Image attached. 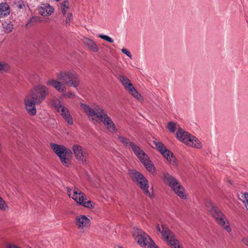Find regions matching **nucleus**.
Here are the masks:
<instances>
[{
	"label": "nucleus",
	"mask_w": 248,
	"mask_h": 248,
	"mask_svg": "<svg viewBox=\"0 0 248 248\" xmlns=\"http://www.w3.org/2000/svg\"><path fill=\"white\" fill-rule=\"evenodd\" d=\"M80 105L84 112L92 120H94V117H96L102 122L109 131L112 133L117 132V129L114 123L102 108L97 106L94 109H93L89 105L84 103H80Z\"/></svg>",
	"instance_id": "obj_1"
},
{
	"label": "nucleus",
	"mask_w": 248,
	"mask_h": 248,
	"mask_svg": "<svg viewBox=\"0 0 248 248\" xmlns=\"http://www.w3.org/2000/svg\"><path fill=\"white\" fill-rule=\"evenodd\" d=\"M132 233L133 236L140 246L147 248H159L150 237L141 229L134 228Z\"/></svg>",
	"instance_id": "obj_2"
},
{
	"label": "nucleus",
	"mask_w": 248,
	"mask_h": 248,
	"mask_svg": "<svg viewBox=\"0 0 248 248\" xmlns=\"http://www.w3.org/2000/svg\"><path fill=\"white\" fill-rule=\"evenodd\" d=\"M128 174L132 181L139 186L144 193L151 197L152 194L148 190V181L145 177L140 172L134 169L129 170Z\"/></svg>",
	"instance_id": "obj_3"
},
{
	"label": "nucleus",
	"mask_w": 248,
	"mask_h": 248,
	"mask_svg": "<svg viewBox=\"0 0 248 248\" xmlns=\"http://www.w3.org/2000/svg\"><path fill=\"white\" fill-rule=\"evenodd\" d=\"M163 179L164 182L168 185L179 197L183 199L186 198L184 188L173 176L166 173L164 174Z\"/></svg>",
	"instance_id": "obj_4"
},
{
	"label": "nucleus",
	"mask_w": 248,
	"mask_h": 248,
	"mask_svg": "<svg viewBox=\"0 0 248 248\" xmlns=\"http://www.w3.org/2000/svg\"><path fill=\"white\" fill-rule=\"evenodd\" d=\"M205 206L218 224L224 226L225 224V217L218 207L209 200L206 201Z\"/></svg>",
	"instance_id": "obj_5"
},
{
	"label": "nucleus",
	"mask_w": 248,
	"mask_h": 248,
	"mask_svg": "<svg viewBox=\"0 0 248 248\" xmlns=\"http://www.w3.org/2000/svg\"><path fill=\"white\" fill-rule=\"evenodd\" d=\"M35 99L37 103H41L48 94V91L46 87L44 85H39L35 87L29 93Z\"/></svg>",
	"instance_id": "obj_6"
},
{
	"label": "nucleus",
	"mask_w": 248,
	"mask_h": 248,
	"mask_svg": "<svg viewBox=\"0 0 248 248\" xmlns=\"http://www.w3.org/2000/svg\"><path fill=\"white\" fill-rule=\"evenodd\" d=\"M73 150L77 160L80 164L86 165L89 162V154L87 150L77 144L73 146Z\"/></svg>",
	"instance_id": "obj_7"
},
{
	"label": "nucleus",
	"mask_w": 248,
	"mask_h": 248,
	"mask_svg": "<svg viewBox=\"0 0 248 248\" xmlns=\"http://www.w3.org/2000/svg\"><path fill=\"white\" fill-rule=\"evenodd\" d=\"M72 199L78 203L85 207L91 209L93 208L94 207V203L93 201L90 200L84 201V200H87L86 196L77 187H75L74 189V194Z\"/></svg>",
	"instance_id": "obj_8"
},
{
	"label": "nucleus",
	"mask_w": 248,
	"mask_h": 248,
	"mask_svg": "<svg viewBox=\"0 0 248 248\" xmlns=\"http://www.w3.org/2000/svg\"><path fill=\"white\" fill-rule=\"evenodd\" d=\"M63 82L68 86L77 88L80 83L78 75L74 71H68L63 73Z\"/></svg>",
	"instance_id": "obj_9"
},
{
	"label": "nucleus",
	"mask_w": 248,
	"mask_h": 248,
	"mask_svg": "<svg viewBox=\"0 0 248 248\" xmlns=\"http://www.w3.org/2000/svg\"><path fill=\"white\" fill-rule=\"evenodd\" d=\"M153 143L155 146V149L159 151L167 160L169 161L173 165L176 164V159L174 156L173 153L168 150L161 142L154 140Z\"/></svg>",
	"instance_id": "obj_10"
},
{
	"label": "nucleus",
	"mask_w": 248,
	"mask_h": 248,
	"mask_svg": "<svg viewBox=\"0 0 248 248\" xmlns=\"http://www.w3.org/2000/svg\"><path fill=\"white\" fill-rule=\"evenodd\" d=\"M162 236L169 242L171 248H180L178 241L174 239L173 233L169 229H163Z\"/></svg>",
	"instance_id": "obj_11"
},
{
	"label": "nucleus",
	"mask_w": 248,
	"mask_h": 248,
	"mask_svg": "<svg viewBox=\"0 0 248 248\" xmlns=\"http://www.w3.org/2000/svg\"><path fill=\"white\" fill-rule=\"evenodd\" d=\"M24 103L28 112L31 115H34L36 113L35 105L37 104L35 99L28 93L24 98Z\"/></svg>",
	"instance_id": "obj_12"
},
{
	"label": "nucleus",
	"mask_w": 248,
	"mask_h": 248,
	"mask_svg": "<svg viewBox=\"0 0 248 248\" xmlns=\"http://www.w3.org/2000/svg\"><path fill=\"white\" fill-rule=\"evenodd\" d=\"M76 224L78 228L82 230L84 232V228L89 227L91 225V221L85 215H80L76 217Z\"/></svg>",
	"instance_id": "obj_13"
},
{
	"label": "nucleus",
	"mask_w": 248,
	"mask_h": 248,
	"mask_svg": "<svg viewBox=\"0 0 248 248\" xmlns=\"http://www.w3.org/2000/svg\"><path fill=\"white\" fill-rule=\"evenodd\" d=\"M54 8L47 3L41 4L39 8V12L42 16H47L51 15L54 12Z\"/></svg>",
	"instance_id": "obj_14"
},
{
	"label": "nucleus",
	"mask_w": 248,
	"mask_h": 248,
	"mask_svg": "<svg viewBox=\"0 0 248 248\" xmlns=\"http://www.w3.org/2000/svg\"><path fill=\"white\" fill-rule=\"evenodd\" d=\"M176 137L182 142L186 144H188L189 138L191 139V137L192 135L189 134L187 132L184 131L182 128H180L178 129L176 132Z\"/></svg>",
	"instance_id": "obj_15"
},
{
	"label": "nucleus",
	"mask_w": 248,
	"mask_h": 248,
	"mask_svg": "<svg viewBox=\"0 0 248 248\" xmlns=\"http://www.w3.org/2000/svg\"><path fill=\"white\" fill-rule=\"evenodd\" d=\"M52 106L55 109L62 115V94L54 96L51 101Z\"/></svg>",
	"instance_id": "obj_16"
},
{
	"label": "nucleus",
	"mask_w": 248,
	"mask_h": 248,
	"mask_svg": "<svg viewBox=\"0 0 248 248\" xmlns=\"http://www.w3.org/2000/svg\"><path fill=\"white\" fill-rule=\"evenodd\" d=\"M83 42L91 51L93 52H97L98 51L97 45L93 40L85 37L83 39Z\"/></svg>",
	"instance_id": "obj_17"
},
{
	"label": "nucleus",
	"mask_w": 248,
	"mask_h": 248,
	"mask_svg": "<svg viewBox=\"0 0 248 248\" xmlns=\"http://www.w3.org/2000/svg\"><path fill=\"white\" fill-rule=\"evenodd\" d=\"M10 10L8 4L6 2L0 3V18H3L10 14Z\"/></svg>",
	"instance_id": "obj_18"
},
{
	"label": "nucleus",
	"mask_w": 248,
	"mask_h": 248,
	"mask_svg": "<svg viewBox=\"0 0 248 248\" xmlns=\"http://www.w3.org/2000/svg\"><path fill=\"white\" fill-rule=\"evenodd\" d=\"M46 84L47 85L52 86L60 93H61L62 91V84L60 81H58L54 79H51L48 80L46 82Z\"/></svg>",
	"instance_id": "obj_19"
},
{
	"label": "nucleus",
	"mask_w": 248,
	"mask_h": 248,
	"mask_svg": "<svg viewBox=\"0 0 248 248\" xmlns=\"http://www.w3.org/2000/svg\"><path fill=\"white\" fill-rule=\"evenodd\" d=\"M63 119L69 125L73 124V119L72 115L70 114L68 109L63 106Z\"/></svg>",
	"instance_id": "obj_20"
},
{
	"label": "nucleus",
	"mask_w": 248,
	"mask_h": 248,
	"mask_svg": "<svg viewBox=\"0 0 248 248\" xmlns=\"http://www.w3.org/2000/svg\"><path fill=\"white\" fill-rule=\"evenodd\" d=\"M50 147L53 152L59 157L62 162V147L61 146L54 143L50 144Z\"/></svg>",
	"instance_id": "obj_21"
},
{
	"label": "nucleus",
	"mask_w": 248,
	"mask_h": 248,
	"mask_svg": "<svg viewBox=\"0 0 248 248\" xmlns=\"http://www.w3.org/2000/svg\"><path fill=\"white\" fill-rule=\"evenodd\" d=\"M189 142L187 145L194 147L197 149H200L202 147V143L201 141L195 137L192 136L191 139L189 138Z\"/></svg>",
	"instance_id": "obj_22"
},
{
	"label": "nucleus",
	"mask_w": 248,
	"mask_h": 248,
	"mask_svg": "<svg viewBox=\"0 0 248 248\" xmlns=\"http://www.w3.org/2000/svg\"><path fill=\"white\" fill-rule=\"evenodd\" d=\"M130 147L137 157H139V155H142L143 152H144L139 146L134 142L130 143Z\"/></svg>",
	"instance_id": "obj_23"
},
{
	"label": "nucleus",
	"mask_w": 248,
	"mask_h": 248,
	"mask_svg": "<svg viewBox=\"0 0 248 248\" xmlns=\"http://www.w3.org/2000/svg\"><path fill=\"white\" fill-rule=\"evenodd\" d=\"M126 90L137 100H140L141 95L135 89L132 84H129V87Z\"/></svg>",
	"instance_id": "obj_24"
},
{
	"label": "nucleus",
	"mask_w": 248,
	"mask_h": 248,
	"mask_svg": "<svg viewBox=\"0 0 248 248\" xmlns=\"http://www.w3.org/2000/svg\"><path fill=\"white\" fill-rule=\"evenodd\" d=\"M119 79L126 89L129 87V84H132L130 80L125 76L120 75Z\"/></svg>",
	"instance_id": "obj_25"
},
{
	"label": "nucleus",
	"mask_w": 248,
	"mask_h": 248,
	"mask_svg": "<svg viewBox=\"0 0 248 248\" xmlns=\"http://www.w3.org/2000/svg\"><path fill=\"white\" fill-rule=\"evenodd\" d=\"M3 27L4 32L7 33H9L13 31V25L10 22H5L3 24Z\"/></svg>",
	"instance_id": "obj_26"
},
{
	"label": "nucleus",
	"mask_w": 248,
	"mask_h": 248,
	"mask_svg": "<svg viewBox=\"0 0 248 248\" xmlns=\"http://www.w3.org/2000/svg\"><path fill=\"white\" fill-rule=\"evenodd\" d=\"M72 155L73 153L71 150L63 146V161H64V159H65L64 156L72 157Z\"/></svg>",
	"instance_id": "obj_27"
},
{
	"label": "nucleus",
	"mask_w": 248,
	"mask_h": 248,
	"mask_svg": "<svg viewBox=\"0 0 248 248\" xmlns=\"http://www.w3.org/2000/svg\"><path fill=\"white\" fill-rule=\"evenodd\" d=\"M120 142H122L124 146H127L128 145L130 146V143L132 142L130 141L129 139L123 136H119L118 137Z\"/></svg>",
	"instance_id": "obj_28"
},
{
	"label": "nucleus",
	"mask_w": 248,
	"mask_h": 248,
	"mask_svg": "<svg viewBox=\"0 0 248 248\" xmlns=\"http://www.w3.org/2000/svg\"><path fill=\"white\" fill-rule=\"evenodd\" d=\"M66 90L65 87L63 86V97L66 96L68 98H72L75 97L76 94L74 92H67Z\"/></svg>",
	"instance_id": "obj_29"
},
{
	"label": "nucleus",
	"mask_w": 248,
	"mask_h": 248,
	"mask_svg": "<svg viewBox=\"0 0 248 248\" xmlns=\"http://www.w3.org/2000/svg\"><path fill=\"white\" fill-rule=\"evenodd\" d=\"M10 68L9 65L4 62H0V71L2 72H6Z\"/></svg>",
	"instance_id": "obj_30"
},
{
	"label": "nucleus",
	"mask_w": 248,
	"mask_h": 248,
	"mask_svg": "<svg viewBox=\"0 0 248 248\" xmlns=\"http://www.w3.org/2000/svg\"><path fill=\"white\" fill-rule=\"evenodd\" d=\"M145 167L149 171L155 172L156 170L152 162H149L148 164H146Z\"/></svg>",
	"instance_id": "obj_31"
},
{
	"label": "nucleus",
	"mask_w": 248,
	"mask_h": 248,
	"mask_svg": "<svg viewBox=\"0 0 248 248\" xmlns=\"http://www.w3.org/2000/svg\"><path fill=\"white\" fill-rule=\"evenodd\" d=\"M168 127L170 132L173 133L176 130L175 123L173 122H169L168 124Z\"/></svg>",
	"instance_id": "obj_32"
},
{
	"label": "nucleus",
	"mask_w": 248,
	"mask_h": 248,
	"mask_svg": "<svg viewBox=\"0 0 248 248\" xmlns=\"http://www.w3.org/2000/svg\"><path fill=\"white\" fill-rule=\"evenodd\" d=\"M98 36L99 38L108 42L113 43L114 42V40L111 37L108 35L100 34L98 35Z\"/></svg>",
	"instance_id": "obj_33"
},
{
	"label": "nucleus",
	"mask_w": 248,
	"mask_h": 248,
	"mask_svg": "<svg viewBox=\"0 0 248 248\" xmlns=\"http://www.w3.org/2000/svg\"><path fill=\"white\" fill-rule=\"evenodd\" d=\"M73 19V14L72 13H68L65 20V26L69 25L70 22Z\"/></svg>",
	"instance_id": "obj_34"
},
{
	"label": "nucleus",
	"mask_w": 248,
	"mask_h": 248,
	"mask_svg": "<svg viewBox=\"0 0 248 248\" xmlns=\"http://www.w3.org/2000/svg\"><path fill=\"white\" fill-rule=\"evenodd\" d=\"M140 162L142 163L143 161L146 160V159H148L149 158V156L147 155L144 152H143L142 155H139V157H138Z\"/></svg>",
	"instance_id": "obj_35"
},
{
	"label": "nucleus",
	"mask_w": 248,
	"mask_h": 248,
	"mask_svg": "<svg viewBox=\"0 0 248 248\" xmlns=\"http://www.w3.org/2000/svg\"><path fill=\"white\" fill-rule=\"evenodd\" d=\"M7 207V204L4 201L0 196V209L4 210Z\"/></svg>",
	"instance_id": "obj_36"
},
{
	"label": "nucleus",
	"mask_w": 248,
	"mask_h": 248,
	"mask_svg": "<svg viewBox=\"0 0 248 248\" xmlns=\"http://www.w3.org/2000/svg\"><path fill=\"white\" fill-rule=\"evenodd\" d=\"M64 158L65 159H64V161H63V165H65L66 167H69V165L71 164V157L64 156Z\"/></svg>",
	"instance_id": "obj_37"
},
{
	"label": "nucleus",
	"mask_w": 248,
	"mask_h": 248,
	"mask_svg": "<svg viewBox=\"0 0 248 248\" xmlns=\"http://www.w3.org/2000/svg\"><path fill=\"white\" fill-rule=\"evenodd\" d=\"M69 2L67 0L63 1V15L65 13V10L69 9Z\"/></svg>",
	"instance_id": "obj_38"
},
{
	"label": "nucleus",
	"mask_w": 248,
	"mask_h": 248,
	"mask_svg": "<svg viewBox=\"0 0 248 248\" xmlns=\"http://www.w3.org/2000/svg\"><path fill=\"white\" fill-rule=\"evenodd\" d=\"M75 187H72V188L67 187V194L68 195L69 197L72 198L73 195L74 194V189Z\"/></svg>",
	"instance_id": "obj_39"
},
{
	"label": "nucleus",
	"mask_w": 248,
	"mask_h": 248,
	"mask_svg": "<svg viewBox=\"0 0 248 248\" xmlns=\"http://www.w3.org/2000/svg\"><path fill=\"white\" fill-rule=\"evenodd\" d=\"M121 51L123 53L126 55L131 59H132V55L131 54V53L127 49L123 48L122 49Z\"/></svg>",
	"instance_id": "obj_40"
},
{
	"label": "nucleus",
	"mask_w": 248,
	"mask_h": 248,
	"mask_svg": "<svg viewBox=\"0 0 248 248\" xmlns=\"http://www.w3.org/2000/svg\"><path fill=\"white\" fill-rule=\"evenodd\" d=\"M6 248H22L15 244H12V243H7L6 245Z\"/></svg>",
	"instance_id": "obj_41"
},
{
	"label": "nucleus",
	"mask_w": 248,
	"mask_h": 248,
	"mask_svg": "<svg viewBox=\"0 0 248 248\" xmlns=\"http://www.w3.org/2000/svg\"><path fill=\"white\" fill-rule=\"evenodd\" d=\"M164 228L169 229L168 228L166 227L164 225H162V229L160 228V227H159V225L158 224L157 225V226H156V229H157V230L158 232H161L162 234V232H163V229Z\"/></svg>",
	"instance_id": "obj_42"
},
{
	"label": "nucleus",
	"mask_w": 248,
	"mask_h": 248,
	"mask_svg": "<svg viewBox=\"0 0 248 248\" xmlns=\"http://www.w3.org/2000/svg\"><path fill=\"white\" fill-rule=\"evenodd\" d=\"M242 197H243L244 199H245L247 201L248 205H246V207L247 208V209L248 210V193L247 192L243 194V195L242 196Z\"/></svg>",
	"instance_id": "obj_43"
},
{
	"label": "nucleus",
	"mask_w": 248,
	"mask_h": 248,
	"mask_svg": "<svg viewBox=\"0 0 248 248\" xmlns=\"http://www.w3.org/2000/svg\"><path fill=\"white\" fill-rule=\"evenodd\" d=\"M152 161L150 159L149 157L148 158V159H146V160L143 161L142 163V164L145 166L146 164H148L149 162H151Z\"/></svg>",
	"instance_id": "obj_44"
},
{
	"label": "nucleus",
	"mask_w": 248,
	"mask_h": 248,
	"mask_svg": "<svg viewBox=\"0 0 248 248\" xmlns=\"http://www.w3.org/2000/svg\"><path fill=\"white\" fill-rule=\"evenodd\" d=\"M224 228L228 232H230L231 231V228L229 225H226L224 226Z\"/></svg>",
	"instance_id": "obj_45"
},
{
	"label": "nucleus",
	"mask_w": 248,
	"mask_h": 248,
	"mask_svg": "<svg viewBox=\"0 0 248 248\" xmlns=\"http://www.w3.org/2000/svg\"><path fill=\"white\" fill-rule=\"evenodd\" d=\"M33 20H35V19L33 18H31L30 19V20L28 22V23L26 24V27H28L29 26H30V24L33 21Z\"/></svg>",
	"instance_id": "obj_46"
},
{
	"label": "nucleus",
	"mask_w": 248,
	"mask_h": 248,
	"mask_svg": "<svg viewBox=\"0 0 248 248\" xmlns=\"http://www.w3.org/2000/svg\"><path fill=\"white\" fill-rule=\"evenodd\" d=\"M243 243L248 246V238H245L243 239Z\"/></svg>",
	"instance_id": "obj_47"
},
{
	"label": "nucleus",
	"mask_w": 248,
	"mask_h": 248,
	"mask_svg": "<svg viewBox=\"0 0 248 248\" xmlns=\"http://www.w3.org/2000/svg\"><path fill=\"white\" fill-rule=\"evenodd\" d=\"M228 182H229V183L230 185H232L233 184V181H232V180H229V181H228Z\"/></svg>",
	"instance_id": "obj_48"
},
{
	"label": "nucleus",
	"mask_w": 248,
	"mask_h": 248,
	"mask_svg": "<svg viewBox=\"0 0 248 248\" xmlns=\"http://www.w3.org/2000/svg\"><path fill=\"white\" fill-rule=\"evenodd\" d=\"M18 7H19V8H22V5H20H20H19Z\"/></svg>",
	"instance_id": "obj_49"
},
{
	"label": "nucleus",
	"mask_w": 248,
	"mask_h": 248,
	"mask_svg": "<svg viewBox=\"0 0 248 248\" xmlns=\"http://www.w3.org/2000/svg\"><path fill=\"white\" fill-rule=\"evenodd\" d=\"M56 1H60V0H56Z\"/></svg>",
	"instance_id": "obj_50"
}]
</instances>
